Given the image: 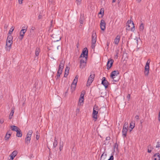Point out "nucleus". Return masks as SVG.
<instances>
[{"mask_svg": "<svg viewBox=\"0 0 160 160\" xmlns=\"http://www.w3.org/2000/svg\"><path fill=\"white\" fill-rule=\"evenodd\" d=\"M13 37L11 35H8L6 41V49L7 51H9L11 48V46L13 43Z\"/></svg>", "mask_w": 160, "mask_h": 160, "instance_id": "nucleus-1", "label": "nucleus"}, {"mask_svg": "<svg viewBox=\"0 0 160 160\" xmlns=\"http://www.w3.org/2000/svg\"><path fill=\"white\" fill-rule=\"evenodd\" d=\"M32 133L33 132L32 130H29L28 131L25 138V143L26 145H28L30 143Z\"/></svg>", "mask_w": 160, "mask_h": 160, "instance_id": "nucleus-2", "label": "nucleus"}, {"mask_svg": "<svg viewBox=\"0 0 160 160\" xmlns=\"http://www.w3.org/2000/svg\"><path fill=\"white\" fill-rule=\"evenodd\" d=\"M127 23L128 24V27L126 28L127 30L133 32L135 30V27L133 21L131 20H128Z\"/></svg>", "mask_w": 160, "mask_h": 160, "instance_id": "nucleus-3", "label": "nucleus"}, {"mask_svg": "<svg viewBox=\"0 0 160 160\" xmlns=\"http://www.w3.org/2000/svg\"><path fill=\"white\" fill-rule=\"evenodd\" d=\"M78 76L76 75L71 85V89L72 92L75 90L77 83L78 82Z\"/></svg>", "mask_w": 160, "mask_h": 160, "instance_id": "nucleus-4", "label": "nucleus"}, {"mask_svg": "<svg viewBox=\"0 0 160 160\" xmlns=\"http://www.w3.org/2000/svg\"><path fill=\"white\" fill-rule=\"evenodd\" d=\"M92 48L94 49L95 46V43L96 42L97 36L95 33L93 32H92Z\"/></svg>", "mask_w": 160, "mask_h": 160, "instance_id": "nucleus-5", "label": "nucleus"}, {"mask_svg": "<svg viewBox=\"0 0 160 160\" xmlns=\"http://www.w3.org/2000/svg\"><path fill=\"white\" fill-rule=\"evenodd\" d=\"M82 58V59L80 61L79 67L80 68L83 69L86 66L87 58Z\"/></svg>", "mask_w": 160, "mask_h": 160, "instance_id": "nucleus-6", "label": "nucleus"}, {"mask_svg": "<svg viewBox=\"0 0 160 160\" xmlns=\"http://www.w3.org/2000/svg\"><path fill=\"white\" fill-rule=\"evenodd\" d=\"M88 50L87 48H85L82 50V52L80 55L79 58H88Z\"/></svg>", "mask_w": 160, "mask_h": 160, "instance_id": "nucleus-7", "label": "nucleus"}, {"mask_svg": "<svg viewBox=\"0 0 160 160\" xmlns=\"http://www.w3.org/2000/svg\"><path fill=\"white\" fill-rule=\"evenodd\" d=\"M95 77L94 74H91L89 77L87 81V86H89L94 80Z\"/></svg>", "mask_w": 160, "mask_h": 160, "instance_id": "nucleus-8", "label": "nucleus"}, {"mask_svg": "<svg viewBox=\"0 0 160 160\" xmlns=\"http://www.w3.org/2000/svg\"><path fill=\"white\" fill-rule=\"evenodd\" d=\"M119 74V72L118 71H112L111 73L110 77L113 80H114L115 78Z\"/></svg>", "mask_w": 160, "mask_h": 160, "instance_id": "nucleus-9", "label": "nucleus"}, {"mask_svg": "<svg viewBox=\"0 0 160 160\" xmlns=\"http://www.w3.org/2000/svg\"><path fill=\"white\" fill-rule=\"evenodd\" d=\"M102 84L105 87V88H107L108 86L109 83L106 80L105 77H103L102 79Z\"/></svg>", "mask_w": 160, "mask_h": 160, "instance_id": "nucleus-10", "label": "nucleus"}, {"mask_svg": "<svg viewBox=\"0 0 160 160\" xmlns=\"http://www.w3.org/2000/svg\"><path fill=\"white\" fill-rule=\"evenodd\" d=\"M113 62H114V61L112 59H109L108 60V62L107 65V69L109 70L110 69V68L112 66Z\"/></svg>", "mask_w": 160, "mask_h": 160, "instance_id": "nucleus-11", "label": "nucleus"}, {"mask_svg": "<svg viewBox=\"0 0 160 160\" xmlns=\"http://www.w3.org/2000/svg\"><path fill=\"white\" fill-rule=\"evenodd\" d=\"M106 23L104 20L102 19L100 22V28L102 30L104 31L105 29Z\"/></svg>", "mask_w": 160, "mask_h": 160, "instance_id": "nucleus-12", "label": "nucleus"}, {"mask_svg": "<svg viewBox=\"0 0 160 160\" xmlns=\"http://www.w3.org/2000/svg\"><path fill=\"white\" fill-rule=\"evenodd\" d=\"M149 65L146 64L145 67V71H144V74L145 75H148L149 72Z\"/></svg>", "mask_w": 160, "mask_h": 160, "instance_id": "nucleus-13", "label": "nucleus"}, {"mask_svg": "<svg viewBox=\"0 0 160 160\" xmlns=\"http://www.w3.org/2000/svg\"><path fill=\"white\" fill-rule=\"evenodd\" d=\"M52 37L54 39V42H58L61 39L59 35H56L55 34H53L52 35Z\"/></svg>", "mask_w": 160, "mask_h": 160, "instance_id": "nucleus-14", "label": "nucleus"}, {"mask_svg": "<svg viewBox=\"0 0 160 160\" xmlns=\"http://www.w3.org/2000/svg\"><path fill=\"white\" fill-rule=\"evenodd\" d=\"M120 36L118 35L114 40V43L117 45H118L120 40Z\"/></svg>", "mask_w": 160, "mask_h": 160, "instance_id": "nucleus-15", "label": "nucleus"}, {"mask_svg": "<svg viewBox=\"0 0 160 160\" xmlns=\"http://www.w3.org/2000/svg\"><path fill=\"white\" fill-rule=\"evenodd\" d=\"M18 154V152L15 150L13 151L12 153L10 154V159L11 160H13L15 157Z\"/></svg>", "mask_w": 160, "mask_h": 160, "instance_id": "nucleus-16", "label": "nucleus"}, {"mask_svg": "<svg viewBox=\"0 0 160 160\" xmlns=\"http://www.w3.org/2000/svg\"><path fill=\"white\" fill-rule=\"evenodd\" d=\"M64 61L62 60L61 61L60 63V64L58 70H61L62 71V69L64 67Z\"/></svg>", "mask_w": 160, "mask_h": 160, "instance_id": "nucleus-17", "label": "nucleus"}, {"mask_svg": "<svg viewBox=\"0 0 160 160\" xmlns=\"http://www.w3.org/2000/svg\"><path fill=\"white\" fill-rule=\"evenodd\" d=\"M127 131L128 129L126 128H123L122 132V136L123 137V138L126 137Z\"/></svg>", "mask_w": 160, "mask_h": 160, "instance_id": "nucleus-18", "label": "nucleus"}, {"mask_svg": "<svg viewBox=\"0 0 160 160\" xmlns=\"http://www.w3.org/2000/svg\"><path fill=\"white\" fill-rule=\"evenodd\" d=\"M27 30L25 29H22L20 32V35L22 37V39L25 33L26 32Z\"/></svg>", "mask_w": 160, "mask_h": 160, "instance_id": "nucleus-19", "label": "nucleus"}, {"mask_svg": "<svg viewBox=\"0 0 160 160\" xmlns=\"http://www.w3.org/2000/svg\"><path fill=\"white\" fill-rule=\"evenodd\" d=\"M98 111H96L93 110V118L97 119L98 114Z\"/></svg>", "mask_w": 160, "mask_h": 160, "instance_id": "nucleus-20", "label": "nucleus"}, {"mask_svg": "<svg viewBox=\"0 0 160 160\" xmlns=\"http://www.w3.org/2000/svg\"><path fill=\"white\" fill-rule=\"evenodd\" d=\"M62 71L60 70H58L57 72V75L55 77L57 80H58L60 77V75L62 73Z\"/></svg>", "mask_w": 160, "mask_h": 160, "instance_id": "nucleus-21", "label": "nucleus"}, {"mask_svg": "<svg viewBox=\"0 0 160 160\" xmlns=\"http://www.w3.org/2000/svg\"><path fill=\"white\" fill-rule=\"evenodd\" d=\"M16 136L18 137H21L22 136V133L21 130L19 129L17 132Z\"/></svg>", "mask_w": 160, "mask_h": 160, "instance_id": "nucleus-22", "label": "nucleus"}, {"mask_svg": "<svg viewBox=\"0 0 160 160\" xmlns=\"http://www.w3.org/2000/svg\"><path fill=\"white\" fill-rule=\"evenodd\" d=\"M84 17L83 15H81L80 16L79 22L81 24H82L84 22Z\"/></svg>", "mask_w": 160, "mask_h": 160, "instance_id": "nucleus-23", "label": "nucleus"}, {"mask_svg": "<svg viewBox=\"0 0 160 160\" xmlns=\"http://www.w3.org/2000/svg\"><path fill=\"white\" fill-rule=\"evenodd\" d=\"M84 101V98H79V102L78 104V106H82Z\"/></svg>", "mask_w": 160, "mask_h": 160, "instance_id": "nucleus-24", "label": "nucleus"}, {"mask_svg": "<svg viewBox=\"0 0 160 160\" xmlns=\"http://www.w3.org/2000/svg\"><path fill=\"white\" fill-rule=\"evenodd\" d=\"M154 160H160V156L159 155V153H157L154 155L153 156Z\"/></svg>", "mask_w": 160, "mask_h": 160, "instance_id": "nucleus-25", "label": "nucleus"}, {"mask_svg": "<svg viewBox=\"0 0 160 160\" xmlns=\"http://www.w3.org/2000/svg\"><path fill=\"white\" fill-rule=\"evenodd\" d=\"M69 68H68V67H67L66 68L65 71V73H64V77H67V76L69 73Z\"/></svg>", "mask_w": 160, "mask_h": 160, "instance_id": "nucleus-26", "label": "nucleus"}, {"mask_svg": "<svg viewBox=\"0 0 160 160\" xmlns=\"http://www.w3.org/2000/svg\"><path fill=\"white\" fill-rule=\"evenodd\" d=\"M11 128H12V131H15L17 132V131H18L19 129H20L18 127H17L15 126H11Z\"/></svg>", "mask_w": 160, "mask_h": 160, "instance_id": "nucleus-27", "label": "nucleus"}, {"mask_svg": "<svg viewBox=\"0 0 160 160\" xmlns=\"http://www.w3.org/2000/svg\"><path fill=\"white\" fill-rule=\"evenodd\" d=\"M135 123L134 122L132 121L130 124V128H131L130 131H131L134 127Z\"/></svg>", "mask_w": 160, "mask_h": 160, "instance_id": "nucleus-28", "label": "nucleus"}, {"mask_svg": "<svg viewBox=\"0 0 160 160\" xmlns=\"http://www.w3.org/2000/svg\"><path fill=\"white\" fill-rule=\"evenodd\" d=\"M144 28V25L143 23H142L139 26V30L140 31L142 32Z\"/></svg>", "mask_w": 160, "mask_h": 160, "instance_id": "nucleus-29", "label": "nucleus"}, {"mask_svg": "<svg viewBox=\"0 0 160 160\" xmlns=\"http://www.w3.org/2000/svg\"><path fill=\"white\" fill-rule=\"evenodd\" d=\"M40 52V49L38 48H36L35 50V55L36 56H38L39 55Z\"/></svg>", "mask_w": 160, "mask_h": 160, "instance_id": "nucleus-30", "label": "nucleus"}, {"mask_svg": "<svg viewBox=\"0 0 160 160\" xmlns=\"http://www.w3.org/2000/svg\"><path fill=\"white\" fill-rule=\"evenodd\" d=\"M14 108H12V111L10 114L9 116V118L10 119H11L12 117L13 116V113H14Z\"/></svg>", "mask_w": 160, "mask_h": 160, "instance_id": "nucleus-31", "label": "nucleus"}, {"mask_svg": "<svg viewBox=\"0 0 160 160\" xmlns=\"http://www.w3.org/2000/svg\"><path fill=\"white\" fill-rule=\"evenodd\" d=\"M11 135L10 133H8V132L7 134L6 135V136L5 137V139L6 140H7L8 139L10 138Z\"/></svg>", "mask_w": 160, "mask_h": 160, "instance_id": "nucleus-32", "label": "nucleus"}, {"mask_svg": "<svg viewBox=\"0 0 160 160\" xmlns=\"http://www.w3.org/2000/svg\"><path fill=\"white\" fill-rule=\"evenodd\" d=\"M63 147V142L60 141L59 143V150L60 151H61L62 148Z\"/></svg>", "mask_w": 160, "mask_h": 160, "instance_id": "nucleus-33", "label": "nucleus"}, {"mask_svg": "<svg viewBox=\"0 0 160 160\" xmlns=\"http://www.w3.org/2000/svg\"><path fill=\"white\" fill-rule=\"evenodd\" d=\"M58 144V141L56 139V138H55L54 139V141L53 143V146L54 148H56Z\"/></svg>", "mask_w": 160, "mask_h": 160, "instance_id": "nucleus-34", "label": "nucleus"}, {"mask_svg": "<svg viewBox=\"0 0 160 160\" xmlns=\"http://www.w3.org/2000/svg\"><path fill=\"white\" fill-rule=\"evenodd\" d=\"M85 92L84 91H82L81 93L80 98H84V94H85Z\"/></svg>", "mask_w": 160, "mask_h": 160, "instance_id": "nucleus-35", "label": "nucleus"}, {"mask_svg": "<svg viewBox=\"0 0 160 160\" xmlns=\"http://www.w3.org/2000/svg\"><path fill=\"white\" fill-rule=\"evenodd\" d=\"M35 134L36 136V139L37 140H38L39 138V134L38 131H36Z\"/></svg>", "mask_w": 160, "mask_h": 160, "instance_id": "nucleus-36", "label": "nucleus"}, {"mask_svg": "<svg viewBox=\"0 0 160 160\" xmlns=\"http://www.w3.org/2000/svg\"><path fill=\"white\" fill-rule=\"evenodd\" d=\"M98 111L99 110V107L96 105H95L93 108V110Z\"/></svg>", "mask_w": 160, "mask_h": 160, "instance_id": "nucleus-37", "label": "nucleus"}, {"mask_svg": "<svg viewBox=\"0 0 160 160\" xmlns=\"http://www.w3.org/2000/svg\"><path fill=\"white\" fill-rule=\"evenodd\" d=\"M14 28L13 26H12L11 28H10V30L9 31L8 33L9 34V35H11V34L12 33V32H13V30H14Z\"/></svg>", "mask_w": 160, "mask_h": 160, "instance_id": "nucleus-38", "label": "nucleus"}, {"mask_svg": "<svg viewBox=\"0 0 160 160\" xmlns=\"http://www.w3.org/2000/svg\"><path fill=\"white\" fill-rule=\"evenodd\" d=\"M104 10L103 8H101L100 10V12L99 13V14H104Z\"/></svg>", "mask_w": 160, "mask_h": 160, "instance_id": "nucleus-39", "label": "nucleus"}, {"mask_svg": "<svg viewBox=\"0 0 160 160\" xmlns=\"http://www.w3.org/2000/svg\"><path fill=\"white\" fill-rule=\"evenodd\" d=\"M126 128L128 129V122H125V123H124L123 128Z\"/></svg>", "mask_w": 160, "mask_h": 160, "instance_id": "nucleus-40", "label": "nucleus"}, {"mask_svg": "<svg viewBox=\"0 0 160 160\" xmlns=\"http://www.w3.org/2000/svg\"><path fill=\"white\" fill-rule=\"evenodd\" d=\"M118 147V144L117 143H115L114 146V148L115 149L116 148V149L117 150Z\"/></svg>", "mask_w": 160, "mask_h": 160, "instance_id": "nucleus-41", "label": "nucleus"}, {"mask_svg": "<svg viewBox=\"0 0 160 160\" xmlns=\"http://www.w3.org/2000/svg\"><path fill=\"white\" fill-rule=\"evenodd\" d=\"M156 148H159L160 147V143L159 142H157L156 146Z\"/></svg>", "mask_w": 160, "mask_h": 160, "instance_id": "nucleus-42", "label": "nucleus"}, {"mask_svg": "<svg viewBox=\"0 0 160 160\" xmlns=\"http://www.w3.org/2000/svg\"><path fill=\"white\" fill-rule=\"evenodd\" d=\"M113 155H112L110 156V158L108 160H113Z\"/></svg>", "mask_w": 160, "mask_h": 160, "instance_id": "nucleus-43", "label": "nucleus"}, {"mask_svg": "<svg viewBox=\"0 0 160 160\" xmlns=\"http://www.w3.org/2000/svg\"><path fill=\"white\" fill-rule=\"evenodd\" d=\"M130 94H128L127 97V98H128V99L129 100V99H130Z\"/></svg>", "mask_w": 160, "mask_h": 160, "instance_id": "nucleus-44", "label": "nucleus"}, {"mask_svg": "<svg viewBox=\"0 0 160 160\" xmlns=\"http://www.w3.org/2000/svg\"><path fill=\"white\" fill-rule=\"evenodd\" d=\"M110 139V137L109 136L107 137L106 138V140H109Z\"/></svg>", "mask_w": 160, "mask_h": 160, "instance_id": "nucleus-45", "label": "nucleus"}, {"mask_svg": "<svg viewBox=\"0 0 160 160\" xmlns=\"http://www.w3.org/2000/svg\"><path fill=\"white\" fill-rule=\"evenodd\" d=\"M118 58V53L117 52L116 54L114 56V58L117 59Z\"/></svg>", "mask_w": 160, "mask_h": 160, "instance_id": "nucleus-46", "label": "nucleus"}, {"mask_svg": "<svg viewBox=\"0 0 160 160\" xmlns=\"http://www.w3.org/2000/svg\"><path fill=\"white\" fill-rule=\"evenodd\" d=\"M135 118L136 120H137V121H138L139 119V116L138 115H136L135 117Z\"/></svg>", "mask_w": 160, "mask_h": 160, "instance_id": "nucleus-47", "label": "nucleus"}, {"mask_svg": "<svg viewBox=\"0 0 160 160\" xmlns=\"http://www.w3.org/2000/svg\"><path fill=\"white\" fill-rule=\"evenodd\" d=\"M23 0H18V2L19 4H22V3Z\"/></svg>", "mask_w": 160, "mask_h": 160, "instance_id": "nucleus-48", "label": "nucleus"}, {"mask_svg": "<svg viewBox=\"0 0 160 160\" xmlns=\"http://www.w3.org/2000/svg\"><path fill=\"white\" fill-rule=\"evenodd\" d=\"M150 62V60L149 59H148V60L146 64L149 65Z\"/></svg>", "mask_w": 160, "mask_h": 160, "instance_id": "nucleus-49", "label": "nucleus"}, {"mask_svg": "<svg viewBox=\"0 0 160 160\" xmlns=\"http://www.w3.org/2000/svg\"><path fill=\"white\" fill-rule=\"evenodd\" d=\"M4 122V119H1L0 120V123L2 124Z\"/></svg>", "mask_w": 160, "mask_h": 160, "instance_id": "nucleus-50", "label": "nucleus"}, {"mask_svg": "<svg viewBox=\"0 0 160 160\" xmlns=\"http://www.w3.org/2000/svg\"><path fill=\"white\" fill-rule=\"evenodd\" d=\"M42 16L41 15H39V16H38V18L39 19H41L42 18Z\"/></svg>", "mask_w": 160, "mask_h": 160, "instance_id": "nucleus-51", "label": "nucleus"}, {"mask_svg": "<svg viewBox=\"0 0 160 160\" xmlns=\"http://www.w3.org/2000/svg\"><path fill=\"white\" fill-rule=\"evenodd\" d=\"M152 151V150H149L148 149V153H150Z\"/></svg>", "mask_w": 160, "mask_h": 160, "instance_id": "nucleus-52", "label": "nucleus"}, {"mask_svg": "<svg viewBox=\"0 0 160 160\" xmlns=\"http://www.w3.org/2000/svg\"><path fill=\"white\" fill-rule=\"evenodd\" d=\"M137 2H138V3H140L141 1V0H136Z\"/></svg>", "mask_w": 160, "mask_h": 160, "instance_id": "nucleus-53", "label": "nucleus"}, {"mask_svg": "<svg viewBox=\"0 0 160 160\" xmlns=\"http://www.w3.org/2000/svg\"><path fill=\"white\" fill-rule=\"evenodd\" d=\"M109 42H107V45L108 47V46H109Z\"/></svg>", "mask_w": 160, "mask_h": 160, "instance_id": "nucleus-54", "label": "nucleus"}, {"mask_svg": "<svg viewBox=\"0 0 160 160\" xmlns=\"http://www.w3.org/2000/svg\"><path fill=\"white\" fill-rule=\"evenodd\" d=\"M116 0H112V2L113 3L115 2Z\"/></svg>", "mask_w": 160, "mask_h": 160, "instance_id": "nucleus-55", "label": "nucleus"}, {"mask_svg": "<svg viewBox=\"0 0 160 160\" xmlns=\"http://www.w3.org/2000/svg\"><path fill=\"white\" fill-rule=\"evenodd\" d=\"M7 27H8V26H7V25H6V26H5V28H7Z\"/></svg>", "mask_w": 160, "mask_h": 160, "instance_id": "nucleus-56", "label": "nucleus"}, {"mask_svg": "<svg viewBox=\"0 0 160 160\" xmlns=\"http://www.w3.org/2000/svg\"><path fill=\"white\" fill-rule=\"evenodd\" d=\"M77 111L78 110V111H79V108L78 109V108H77Z\"/></svg>", "mask_w": 160, "mask_h": 160, "instance_id": "nucleus-57", "label": "nucleus"}, {"mask_svg": "<svg viewBox=\"0 0 160 160\" xmlns=\"http://www.w3.org/2000/svg\"><path fill=\"white\" fill-rule=\"evenodd\" d=\"M59 46H58L57 47V49H58V48H59Z\"/></svg>", "mask_w": 160, "mask_h": 160, "instance_id": "nucleus-58", "label": "nucleus"}, {"mask_svg": "<svg viewBox=\"0 0 160 160\" xmlns=\"http://www.w3.org/2000/svg\"><path fill=\"white\" fill-rule=\"evenodd\" d=\"M151 146L150 145V146H149V147H151Z\"/></svg>", "mask_w": 160, "mask_h": 160, "instance_id": "nucleus-59", "label": "nucleus"}]
</instances>
